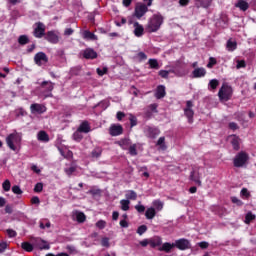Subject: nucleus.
Segmentation results:
<instances>
[{
  "mask_svg": "<svg viewBox=\"0 0 256 256\" xmlns=\"http://www.w3.org/2000/svg\"><path fill=\"white\" fill-rule=\"evenodd\" d=\"M76 221L77 223H85V221H87V216L83 212H77Z\"/></svg>",
  "mask_w": 256,
  "mask_h": 256,
  "instance_id": "30",
  "label": "nucleus"
},
{
  "mask_svg": "<svg viewBox=\"0 0 256 256\" xmlns=\"http://www.w3.org/2000/svg\"><path fill=\"white\" fill-rule=\"evenodd\" d=\"M147 231V225H141L137 229L138 235H143Z\"/></svg>",
  "mask_w": 256,
  "mask_h": 256,
  "instance_id": "52",
  "label": "nucleus"
},
{
  "mask_svg": "<svg viewBox=\"0 0 256 256\" xmlns=\"http://www.w3.org/2000/svg\"><path fill=\"white\" fill-rule=\"evenodd\" d=\"M251 221H255V215L252 212H248L245 216V221L246 225H249Z\"/></svg>",
  "mask_w": 256,
  "mask_h": 256,
  "instance_id": "39",
  "label": "nucleus"
},
{
  "mask_svg": "<svg viewBox=\"0 0 256 256\" xmlns=\"http://www.w3.org/2000/svg\"><path fill=\"white\" fill-rule=\"evenodd\" d=\"M235 7H237L240 11H247V9H249V2L246 0H238L235 3Z\"/></svg>",
  "mask_w": 256,
  "mask_h": 256,
  "instance_id": "19",
  "label": "nucleus"
},
{
  "mask_svg": "<svg viewBox=\"0 0 256 256\" xmlns=\"http://www.w3.org/2000/svg\"><path fill=\"white\" fill-rule=\"evenodd\" d=\"M95 226L98 228V229H105L107 227V221L105 220H99L96 222Z\"/></svg>",
  "mask_w": 256,
  "mask_h": 256,
  "instance_id": "43",
  "label": "nucleus"
},
{
  "mask_svg": "<svg viewBox=\"0 0 256 256\" xmlns=\"http://www.w3.org/2000/svg\"><path fill=\"white\" fill-rule=\"evenodd\" d=\"M175 247V244L165 242L161 247L158 248V251H164V253H171V250Z\"/></svg>",
  "mask_w": 256,
  "mask_h": 256,
  "instance_id": "20",
  "label": "nucleus"
},
{
  "mask_svg": "<svg viewBox=\"0 0 256 256\" xmlns=\"http://www.w3.org/2000/svg\"><path fill=\"white\" fill-rule=\"evenodd\" d=\"M83 38L88 39L90 41H97L96 35L91 33L90 31H84L83 32Z\"/></svg>",
  "mask_w": 256,
  "mask_h": 256,
  "instance_id": "31",
  "label": "nucleus"
},
{
  "mask_svg": "<svg viewBox=\"0 0 256 256\" xmlns=\"http://www.w3.org/2000/svg\"><path fill=\"white\" fill-rule=\"evenodd\" d=\"M107 71H109V69L107 67L96 69V72L99 75V77H103V75H107Z\"/></svg>",
  "mask_w": 256,
  "mask_h": 256,
  "instance_id": "44",
  "label": "nucleus"
},
{
  "mask_svg": "<svg viewBox=\"0 0 256 256\" xmlns=\"http://www.w3.org/2000/svg\"><path fill=\"white\" fill-rule=\"evenodd\" d=\"M156 145L162 149V151H165L167 149V145L165 144V136H162L158 139Z\"/></svg>",
  "mask_w": 256,
  "mask_h": 256,
  "instance_id": "33",
  "label": "nucleus"
},
{
  "mask_svg": "<svg viewBox=\"0 0 256 256\" xmlns=\"http://www.w3.org/2000/svg\"><path fill=\"white\" fill-rule=\"evenodd\" d=\"M145 133L146 137H148L149 139H157V137L161 135V130H159V128L157 127L146 126Z\"/></svg>",
  "mask_w": 256,
  "mask_h": 256,
  "instance_id": "7",
  "label": "nucleus"
},
{
  "mask_svg": "<svg viewBox=\"0 0 256 256\" xmlns=\"http://www.w3.org/2000/svg\"><path fill=\"white\" fill-rule=\"evenodd\" d=\"M198 246L200 247V249H207L209 247V243L202 241L198 243Z\"/></svg>",
  "mask_w": 256,
  "mask_h": 256,
  "instance_id": "60",
  "label": "nucleus"
},
{
  "mask_svg": "<svg viewBox=\"0 0 256 256\" xmlns=\"http://www.w3.org/2000/svg\"><path fill=\"white\" fill-rule=\"evenodd\" d=\"M174 73L178 75V77H183L187 75V71L183 69V66H177L174 70Z\"/></svg>",
  "mask_w": 256,
  "mask_h": 256,
  "instance_id": "35",
  "label": "nucleus"
},
{
  "mask_svg": "<svg viewBox=\"0 0 256 256\" xmlns=\"http://www.w3.org/2000/svg\"><path fill=\"white\" fill-rule=\"evenodd\" d=\"M174 247H176V249H179L180 251H185L187 249H191V242H189V240L185 238H180L175 241Z\"/></svg>",
  "mask_w": 256,
  "mask_h": 256,
  "instance_id": "6",
  "label": "nucleus"
},
{
  "mask_svg": "<svg viewBox=\"0 0 256 256\" xmlns=\"http://www.w3.org/2000/svg\"><path fill=\"white\" fill-rule=\"evenodd\" d=\"M149 109L152 113H158L159 111L157 110V108L159 107V105H157L156 103L154 104H150L149 106Z\"/></svg>",
  "mask_w": 256,
  "mask_h": 256,
  "instance_id": "54",
  "label": "nucleus"
},
{
  "mask_svg": "<svg viewBox=\"0 0 256 256\" xmlns=\"http://www.w3.org/2000/svg\"><path fill=\"white\" fill-rule=\"evenodd\" d=\"M165 95H167V92L165 91V86L163 85L157 86L156 93H155L156 99H163Z\"/></svg>",
  "mask_w": 256,
  "mask_h": 256,
  "instance_id": "17",
  "label": "nucleus"
},
{
  "mask_svg": "<svg viewBox=\"0 0 256 256\" xmlns=\"http://www.w3.org/2000/svg\"><path fill=\"white\" fill-rule=\"evenodd\" d=\"M83 57L85 59H95L97 57V52L91 48H87L83 51Z\"/></svg>",
  "mask_w": 256,
  "mask_h": 256,
  "instance_id": "18",
  "label": "nucleus"
},
{
  "mask_svg": "<svg viewBox=\"0 0 256 256\" xmlns=\"http://www.w3.org/2000/svg\"><path fill=\"white\" fill-rule=\"evenodd\" d=\"M41 89H44L46 93H51V91H53V89L55 88V83L51 82V81H43L40 84Z\"/></svg>",
  "mask_w": 256,
  "mask_h": 256,
  "instance_id": "16",
  "label": "nucleus"
},
{
  "mask_svg": "<svg viewBox=\"0 0 256 256\" xmlns=\"http://www.w3.org/2000/svg\"><path fill=\"white\" fill-rule=\"evenodd\" d=\"M45 36V24L38 22L34 25V37L41 39Z\"/></svg>",
  "mask_w": 256,
  "mask_h": 256,
  "instance_id": "8",
  "label": "nucleus"
},
{
  "mask_svg": "<svg viewBox=\"0 0 256 256\" xmlns=\"http://www.w3.org/2000/svg\"><path fill=\"white\" fill-rule=\"evenodd\" d=\"M12 192L15 194V195H23V190H21V187H19L18 185H14L12 187Z\"/></svg>",
  "mask_w": 256,
  "mask_h": 256,
  "instance_id": "47",
  "label": "nucleus"
},
{
  "mask_svg": "<svg viewBox=\"0 0 256 256\" xmlns=\"http://www.w3.org/2000/svg\"><path fill=\"white\" fill-rule=\"evenodd\" d=\"M129 155L131 157H137L138 152H137V144H132L128 147Z\"/></svg>",
  "mask_w": 256,
  "mask_h": 256,
  "instance_id": "34",
  "label": "nucleus"
},
{
  "mask_svg": "<svg viewBox=\"0 0 256 256\" xmlns=\"http://www.w3.org/2000/svg\"><path fill=\"white\" fill-rule=\"evenodd\" d=\"M125 23H127V19H125L123 17L120 19V22H119V20L115 21V25L117 27H121L122 25H125Z\"/></svg>",
  "mask_w": 256,
  "mask_h": 256,
  "instance_id": "55",
  "label": "nucleus"
},
{
  "mask_svg": "<svg viewBox=\"0 0 256 256\" xmlns=\"http://www.w3.org/2000/svg\"><path fill=\"white\" fill-rule=\"evenodd\" d=\"M101 245L102 247H111V244L109 243V238L103 237L101 239Z\"/></svg>",
  "mask_w": 256,
  "mask_h": 256,
  "instance_id": "53",
  "label": "nucleus"
},
{
  "mask_svg": "<svg viewBox=\"0 0 256 256\" xmlns=\"http://www.w3.org/2000/svg\"><path fill=\"white\" fill-rule=\"evenodd\" d=\"M78 130L82 133H89L91 131V126L88 121H84L80 124Z\"/></svg>",
  "mask_w": 256,
  "mask_h": 256,
  "instance_id": "23",
  "label": "nucleus"
},
{
  "mask_svg": "<svg viewBox=\"0 0 256 256\" xmlns=\"http://www.w3.org/2000/svg\"><path fill=\"white\" fill-rule=\"evenodd\" d=\"M209 87H210L212 90L217 89V87H219V80H217V79H212V80H210V82H209Z\"/></svg>",
  "mask_w": 256,
  "mask_h": 256,
  "instance_id": "41",
  "label": "nucleus"
},
{
  "mask_svg": "<svg viewBox=\"0 0 256 256\" xmlns=\"http://www.w3.org/2000/svg\"><path fill=\"white\" fill-rule=\"evenodd\" d=\"M125 197H126V200H128V201H136L137 200V192H135V190H127Z\"/></svg>",
  "mask_w": 256,
  "mask_h": 256,
  "instance_id": "26",
  "label": "nucleus"
},
{
  "mask_svg": "<svg viewBox=\"0 0 256 256\" xmlns=\"http://www.w3.org/2000/svg\"><path fill=\"white\" fill-rule=\"evenodd\" d=\"M120 205L122 211H129V205H131V201L123 199L120 201Z\"/></svg>",
  "mask_w": 256,
  "mask_h": 256,
  "instance_id": "38",
  "label": "nucleus"
},
{
  "mask_svg": "<svg viewBox=\"0 0 256 256\" xmlns=\"http://www.w3.org/2000/svg\"><path fill=\"white\" fill-rule=\"evenodd\" d=\"M21 143V136L17 133H11L6 137V144L11 151H17V145Z\"/></svg>",
  "mask_w": 256,
  "mask_h": 256,
  "instance_id": "4",
  "label": "nucleus"
},
{
  "mask_svg": "<svg viewBox=\"0 0 256 256\" xmlns=\"http://www.w3.org/2000/svg\"><path fill=\"white\" fill-rule=\"evenodd\" d=\"M46 41H49V43H59V31L52 30L48 31L45 36Z\"/></svg>",
  "mask_w": 256,
  "mask_h": 256,
  "instance_id": "10",
  "label": "nucleus"
},
{
  "mask_svg": "<svg viewBox=\"0 0 256 256\" xmlns=\"http://www.w3.org/2000/svg\"><path fill=\"white\" fill-rule=\"evenodd\" d=\"M202 3V7H209V5H211V0H201Z\"/></svg>",
  "mask_w": 256,
  "mask_h": 256,
  "instance_id": "64",
  "label": "nucleus"
},
{
  "mask_svg": "<svg viewBox=\"0 0 256 256\" xmlns=\"http://www.w3.org/2000/svg\"><path fill=\"white\" fill-rule=\"evenodd\" d=\"M190 181H194L198 187H201V173H199L198 170H193L190 173Z\"/></svg>",
  "mask_w": 256,
  "mask_h": 256,
  "instance_id": "13",
  "label": "nucleus"
},
{
  "mask_svg": "<svg viewBox=\"0 0 256 256\" xmlns=\"http://www.w3.org/2000/svg\"><path fill=\"white\" fill-rule=\"evenodd\" d=\"M41 191H43V183L38 182L34 187V192L41 193Z\"/></svg>",
  "mask_w": 256,
  "mask_h": 256,
  "instance_id": "51",
  "label": "nucleus"
},
{
  "mask_svg": "<svg viewBox=\"0 0 256 256\" xmlns=\"http://www.w3.org/2000/svg\"><path fill=\"white\" fill-rule=\"evenodd\" d=\"M228 129H230L231 131H237V129H239V124H237L236 122H230L228 124Z\"/></svg>",
  "mask_w": 256,
  "mask_h": 256,
  "instance_id": "50",
  "label": "nucleus"
},
{
  "mask_svg": "<svg viewBox=\"0 0 256 256\" xmlns=\"http://www.w3.org/2000/svg\"><path fill=\"white\" fill-rule=\"evenodd\" d=\"M226 48L228 51H235V49H237V42L233 40H228Z\"/></svg>",
  "mask_w": 256,
  "mask_h": 256,
  "instance_id": "37",
  "label": "nucleus"
},
{
  "mask_svg": "<svg viewBox=\"0 0 256 256\" xmlns=\"http://www.w3.org/2000/svg\"><path fill=\"white\" fill-rule=\"evenodd\" d=\"M101 155H103V148H101L100 146L95 147L91 152V157L93 159H99Z\"/></svg>",
  "mask_w": 256,
  "mask_h": 256,
  "instance_id": "22",
  "label": "nucleus"
},
{
  "mask_svg": "<svg viewBox=\"0 0 256 256\" xmlns=\"http://www.w3.org/2000/svg\"><path fill=\"white\" fill-rule=\"evenodd\" d=\"M140 245L141 247H147V245H150V238L140 241Z\"/></svg>",
  "mask_w": 256,
  "mask_h": 256,
  "instance_id": "63",
  "label": "nucleus"
},
{
  "mask_svg": "<svg viewBox=\"0 0 256 256\" xmlns=\"http://www.w3.org/2000/svg\"><path fill=\"white\" fill-rule=\"evenodd\" d=\"M31 203L32 205H39V203H41V200L37 196H33L31 198Z\"/></svg>",
  "mask_w": 256,
  "mask_h": 256,
  "instance_id": "59",
  "label": "nucleus"
},
{
  "mask_svg": "<svg viewBox=\"0 0 256 256\" xmlns=\"http://www.w3.org/2000/svg\"><path fill=\"white\" fill-rule=\"evenodd\" d=\"M18 43H20V45H27V43H29V38L26 35H22L19 37Z\"/></svg>",
  "mask_w": 256,
  "mask_h": 256,
  "instance_id": "46",
  "label": "nucleus"
},
{
  "mask_svg": "<svg viewBox=\"0 0 256 256\" xmlns=\"http://www.w3.org/2000/svg\"><path fill=\"white\" fill-rule=\"evenodd\" d=\"M165 18L160 13L152 15L148 19V23L146 25V31L148 33H157L159 29H161V25H163Z\"/></svg>",
  "mask_w": 256,
  "mask_h": 256,
  "instance_id": "1",
  "label": "nucleus"
},
{
  "mask_svg": "<svg viewBox=\"0 0 256 256\" xmlns=\"http://www.w3.org/2000/svg\"><path fill=\"white\" fill-rule=\"evenodd\" d=\"M109 133L111 137H119V135H123V126H121V124H113L109 128Z\"/></svg>",
  "mask_w": 256,
  "mask_h": 256,
  "instance_id": "11",
  "label": "nucleus"
},
{
  "mask_svg": "<svg viewBox=\"0 0 256 256\" xmlns=\"http://www.w3.org/2000/svg\"><path fill=\"white\" fill-rule=\"evenodd\" d=\"M83 132L79 131V129H77V131H75L73 133V140L76 141L77 143H80V141L83 140Z\"/></svg>",
  "mask_w": 256,
  "mask_h": 256,
  "instance_id": "32",
  "label": "nucleus"
},
{
  "mask_svg": "<svg viewBox=\"0 0 256 256\" xmlns=\"http://www.w3.org/2000/svg\"><path fill=\"white\" fill-rule=\"evenodd\" d=\"M159 75H160V77H162V79H167V77H169V71H167V70H161V71L159 72Z\"/></svg>",
  "mask_w": 256,
  "mask_h": 256,
  "instance_id": "56",
  "label": "nucleus"
},
{
  "mask_svg": "<svg viewBox=\"0 0 256 256\" xmlns=\"http://www.w3.org/2000/svg\"><path fill=\"white\" fill-rule=\"evenodd\" d=\"M232 137H233V139L231 141L232 147H233L234 151H239V149H240V144H239L240 139H239V136L232 135Z\"/></svg>",
  "mask_w": 256,
  "mask_h": 256,
  "instance_id": "28",
  "label": "nucleus"
},
{
  "mask_svg": "<svg viewBox=\"0 0 256 256\" xmlns=\"http://www.w3.org/2000/svg\"><path fill=\"white\" fill-rule=\"evenodd\" d=\"M75 171H77V168L74 166H71L70 168L65 169V173H66V175H68V177H71V175H73V173H75Z\"/></svg>",
  "mask_w": 256,
  "mask_h": 256,
  "instance_id": "49",
  "label": "nucleus"
},
{
  "mask_svg": "<svg viewBox=\"0 0 256 256\" xmlns=\"http://www.w3.org/2000/svg\"><path fill=\"white\" fill-rule=\"evenodd\" d=\"M184 115L188 119V123L193 124V117L195 116V111L193 109H184Z\"/></svg>",
  "mask_w": 256,
  "mask_h": 256,
  "instance_id": "25",
  "label": "nucleus"
},
{
  "mask_svg": "<svg viewBox=\"0 0 256 256\" xmlns=\"http://www.w3.org/2000/svg\"><path fill=\"white\" fill-rule=\"evenodd\" d=\"M161 245H163V238H161V236H154V237L150 238L151 249L161 247Z\"/></svg>",
  "mask_w": 256,
  "mask_h": 256,
  "instance_id": "14",
  "label": "nucleus"
},
{
  "mask_svg": "<svg viewBox=\"0 0 256 256\" xmlns=\"http://www.w3.org/2000/svg\"><path fill=\"white\" fill-rule=\"evenodd\" d=\"M38 141H42V143H49V134L45 131H40L38 133Z\"/></svg>",
  "mask_w": 256,
  "mask_h": 256,
  "instance_id": "27",
  "label": "nucleus"
},
{
  "mask_svg": "<svg viewBox=\"0 0 256 256\" xmlns=\"http://www.w3.org/2000/svg\"><path fill=\"white\" fill-rule=\"evenodd\" d=\"M129 121L130 127H137V117L135 115L130 114Z\"/></svg>",
  "mask_w": 256,
  "mask_h": 256,
  "instance_id": "45",
  "label": "nucleus"
},
{
  "mask_svg": "<svg viewBox=\"0 0 256 256\" xmlns=\"http://www.w3.org/2000/svg\"><path fill=\"white\" fill-rule=\"evenodd\" d=\"M147 11H149V8L147 5L143 3H137L134 10V17L136 19H141V17H144Z\"/></svg>",
  "mask_w": 256,
  "mask_h": 256,
  "instance_id": "5",
  "label": "nucleus"
},
{
  "mask_svg": "<svg viewBox=\"0 0 256 256\" xmlns=\"http://www.w3.org/2000/svg\"><path fill=\"white\" fill-rule=\"evenodd\" d=\"M7 250V242L0 243V253H5Z\"/></svg>",
  "mask_w": 256,
  "mask_h": 256,
  "instance_id": "61",
  "label": "nucleus"
},
{
  "mask_svg": "<svg viewBox=\"0 0 256 256\" xmlns=\"http://www.w3.org/2000/svg\"><path fill=\"white\" fill-rule=\"evenodd\" d=\"M21 247L24 251H27V253H31V251H33V244L29 242H22Z\"/></svg>",
  "mask_w": 256,
  "mask_h": 256,
  "instance_id": "36",
  "label": "nucleus"
},
{
  "mask_svg": "<svg viewBox=\"0 0 256 256\" xmlns=\"http://www.w3.org/2000/svg\"><path fill=\"white\" fill-rule=\"evenodd\" d=\"M2 189L4 191H11V181L9 180H5L3 183H2Z\"/></svg>",
  "mask_w": 256,
  "mask_h": 256,
  "instance_id": "42",
  "label": "nucleus"
},
{
  "mask_svg": "<svg viewBox=\"0 0 256 256\" xmlns=\"http://www.w3.org/2000/svg\"><path fill=\"white\" fill-rule=\"evenodd\" d=\"M34 61L36 65H45V63H48L49 58L45 53L38 52L34 57Z\"/></svg>",
  "mask_w": 256,
  "mask_h": 256,
  "instance_id": "12",
  "label": "nucleus"
},
{
  "mask_svg": "<svg viewBox=\"0 0 256 256\" xmlns=\"http://www.w3.org/2000/svg\"><path fill=\"white\" fill-rule=\"evenodd\" d=\"M133 27L135 37H143V33H145L143 25L139 24V22H134Z\"/></svg>",
  "mask_w": 256,
  "mask_h": 256,
  "instance_id": "15",
  "label": "nucleus"
},
{
  "mask_svg": "<svg viewBox=\"0 0 256 256\" xmlns=\"http://www.w3.org/2000/svg\"><path fill=\"white\" fill-rule=\"evenodd\" d=\"M220 101H229L233 97V88L227 84H223L218 92Z\"/></svg>",
  "mask_w": 256,
  "mask_h": 256,
  "instance_id": "3",
  "label": "nucleus"
},
{
  "mask_svg": "<svg viewBox=\"0 0 256 256\" xmlns=\"http://www.w3.org/2000/svg\"><path fill=\"white\" fill-rule=\"evenodd\" d=\"M30 111L32 115H35L36 113H38V115H43V113L47 111V107H45V105L43 104L34 103V104H31Z\"/></svg>",
  "mask_w": 256,
  "mask_h": 256,
  "instance_id": "9",
  "label": "nucleus"
},
{
  "mask_svg": "<svg viewBox=\"0 0 256 256\" xmlns=\"http://www.w3.org/2000/svg\"><path fill=\"white\" fill-rule=\"evenodd\" d=\"M231 201H232V203H234L238 207H242V205H243V201H241L239 198H237L235 196L231 197Z\"/></svg>",
  "mask_w": 256,
  "mask_h": 256,
  "instance_id": "48",
  "label": "nucleus"
},
{
  "mask_svg": "<svg viewBox=\"0 0 256 256\" xmlns=\"http://www.w3.org/2000/svg\"><path fill=\"white\" fill-rule=\"evenodd\" d=\"M8 237H17V232L13 229L6 230Z\"/></svg>",
  "mask_w": 256,
  "mask_h": 256,
  "instance_id": "57",
  "label": "nucleus"
},
{
  "mask_svg": "<svg viewBox=\"0 0 256 256\" xmlns=\"http://www.w3.org/2000/svg\"><path fill=\"white\" fill-rule=\"evenodd\" d=\"M206 74L207 71H205V68H196L192 72L194 79H198L199 77H205Z\"/></svg>",
  "mask_w": 256,
  "mask_h": 256,
  "instance_id": "21",
  "label": "nucleus"
},
{
  "mask_svg": "<svg viewBox=\"0 0 256 256\" xmlns=\"http://www.w3.org/2000/svg\"><path fill=\"white\" fill-rule=\"evenodd\" d=\"M118 145L121 149L126 151V149H129V146L131 145V140L127 138L121 139L118 141Z\"/></svg>",
  "mask_w": 256,
  "mask_h": 256,
  "instance_id": "24",
  "label": "nucleus"
},
{
  "mask_svg": "<svg viewBox=\"0 0 256 256\" xmlns=\"http://www.w3.org/2000/svg\"><path fill=\"white\" fill-rule=\"evenodd\" d=\"M135 209H136V211H138L139 213H145V207H144L143 205H141V204H137V205L135 206Z\"/></svg>",
  "mask_w": 256,
  "mask_h": 256,
  "instance_id": "58",
  "label": "nucleus"
},
{
  "mask_svg": "<svg viewBox=\"0 0 256 256\" xmlns=\"http://www.w3.org/2000/svg\"><path fill=\"white\" fill-rule=\"evenodd\" d=\"M249 161V154L245 151H241L233 159V165L234 167L241 168L245 167Z\"/></svg>",
  "mask_w": 256,
  "mask_h": 256,
  "instance_id": "2",
  "label": "nucleus"
},
{
  "mask_svg": "<svg viewBox=\"0 0 256 256\" xmlns=\"http://www.w3.org/2000/svg\"><path fill=\"white\" fill-rule=\"evenodd\" d=\"M157 215V212L155 211V208L150 207L145 212L146 219H153Z\"/></svg>",
  "mask_w": 256,
  "mask_h": 256,
  "instance_id": "29",
  "label": "nucleus"
},
{
  "mask_svg": "<svg viewBox=\"0 0 256 256\" xmlns=\"http://www.w3.org/2000/svg\"><path fill=\"white\" fill-rule=\"evenodd\" d=\"M125 117V112H117L116 114V118L118 119V121H123V118Z\"/></svg>",
  "mask_w": 256,
  "mask_h": 256,
  "instance_id": "62",
  "label": "nucleus"
},
{
  "mask_svg": "<svg viewBox=\"0 0 256 256\" xmlns=\"http://www.w3.org/2000/svg\"><path fill=\"white\" fill-rule=\"evenodd\" d=\"M153 207H155L157 211H161L163 209V202L161 200H154Z\"/></svg>",
  "mask_w": 256,
  "mask_h": 256,
  "instance_id": "40",
  "label": "nucleus"
}]
</instances>
